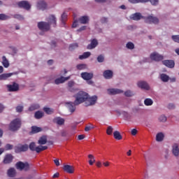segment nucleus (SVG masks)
Segmentation results:
<instances>
[{
  "mask_svg": "<svg viewBox=\"0 0 179 179\" xmlns=\"http://www.w3.org/2000/svg\"><path fill=\"white\" fill-rule=\"evenodd\" d=\"M75 85V82L71 80V81H69L68 83V87H73V86Z\"/></svg>",
  "mask_w": 179,
  "mask_h": 179,
  "instance_id": "nucleus-57",
  "label": "nucleus"
},
{
  "mask_svg": "<svg viewBox=\"0 0 179 179\" xmlns=\"http://www.w3.org/2000/svg\"><path fill=\"white\" fill-rule=\"evenodd\" d=\"M144 104L148 106H152L153 104V100H152V99L147 98L144 100Z\"/></svg>",
  "mask_w": 179,
  "mask_h": 179,
  "instance_id": "nucleus-39",
  "label": "nucleus"
},
{
  "mask_svg": "<svg viewBox=\"0 0 179 179\" xmlns=\"http://www.w3.org/2000/svg\"><path fill=\"white\" fill-rule=\"evenodd\" d=\"M20 127H22V121L20 119H15L10 123L9 129L15 132V131H17Z\"/></svg>",
  "mask_w": 179,
  "mask_h": 179,
  "instance_id": "nucleus-2",
  "label": "nucleus"
},
{
  "mask_svg": "<svg viewBox=\"0 0 179 179\" xmlns=\"http://www.w3.org/2000/svg\"><path fill=\"white\" fill-rule=\"evenodd\" d=\"M9 92H17L19 90V85L17 83H13V85H7Z\"/></svg>",
  "mask_w": 179,
  "mask_h": 179,
  "instance_id": "nucleus-18",
  "label": "nucleus"
},
{
  "mask_svg": "<svg viewBox=\"0 0 179 179\" xmlns=\"http://www.w3.org/2000/svg\"><path fill=\"white\" fill-rule=\"evenodd\" d=\"M17 5L19 8H22L23 9H26V10H30V8H31V6L30 3H29V1H19L17 3Z\"/></svg>",
  "mask_w": 179,
  "mask_h": 179,
  "instance_id": "nucleus-8",
  "label": "nucleus"
},
{
  "mask_svg": "<svg viewBox=\"0 0 179 179\" xmlns=\"http://www.w3.org/2000/svg\"><path fill=\"white\" fill-rule=\"evenodd\" d=\"M145 17L142 16V14H141V13H136L133 15H131V19H132V20H141V19H144L145 20Z\"/></svg>",
  "mask_w": 179,
  "mask_h": 179,
  "instance_id": "nucleus-21",
  "label": "nucleus"
},
{
  "mask_svg": "<svg viewBox=\"0 0 179 179\" xmlns=\"http://www.w3.org/2000/svg\"><path fill=\"white\" fill-rule=\"evenodd\" d=\"M99 45V41L97 39L94 38L91 40L90 44L87 45V50H94V48H96Z\"/></svg>",
  "mask_w": 179,
  "mask_h": 179,
  "instance_id": "nucleus-12",
  "label": "nucleus"
},
{
  "mask_svg": "<svg viewBox=\"0 0 179 179\" xmlns=\"http://www.w3.org/2000/svg\"><path fill=\"white\" fill-rule=\"evenodd\" d=\"M81 78L84 80H92L93 79V73H88V72H83L81 73Z\"/></svg>",
  "mask_w": 179,
  "mask_h": 179,
  "instance_id": "nucleus-9",
  "label": "nucleus"
},
{
  "mask_svg": "<svg viewBox=\"0 0 179 179\" xmlns=\"http://www.w3.org/2000/svg\"><path fill=\"white\" fill-rule=\"evenodd\" d=\"M41 131H43V129H41V127H38L37 126H32L31 134H38V132H41Z\"/></svg>",
  "mask_w": 179,
  "mask_h": 179,
  "instance_id": "nucleus-28",
  "label": "nucleus"
},
{
  "mask_svg": "<svg viewBox=\"0 0 179 179\" xmlns=\"http://www.w3.org/2000/svg\"><path fill=\"white\" fill-rule=\"evenodd\" d=\"M38 145H45L47 143V136H43L40 137L39 140L38 141Z\"/></svg>",
  "mask_w": 179,
  "mask_h": 179,
  "instance_id": "nucleus-29",
  "label": "nucleus"
},
{
  "mask_svg": "<svg viewBox=\"0 0 179 179\" xmlns=\"http://www.w3.org/2000/svg\"><path fill=\"white\" fill-rule=\"evenodd\" d=\"M63 170L69 174H73V173H75V168L73 167V166L71 165H64L63 167Z\"/></svg>",
  "mask_w": 179,
  "mask_h": 179,
  "instance_id": "nucleus-15",
  "label": "nucleus"
},
{
  "mask_svg": "<svg viewBox=\"0 0 179 179\" xmlns=\"http://www.w3.org/2000/svg\"><path fill=\"white\" fill-rule=\"evenodd\" d=\"M8 177H15L16 176V170L14 168H10L8 171Z\"/></svg>",
  "mask_w": 179,
  "mask_h": 179,
  "instance_id": "nucleus-33",
  "label": "nucleus"
},
{
  "mask_svg": "<svg viewBox=\"0 0 179 179\" xmlns=\"http://www.w3.org/2000/svg\"><path fill=\"white\" fill-rule=\"evenodd\" d=\"M62 23L65 25V22H66V19H68V14L66 13H63L62 15Z\"/></svg>",
  "mask_w": 179,
  "mask_h": 179,
  "instance_id": "nucleus-38",
  "label": "nucleus"
},
{
  "mask_svg": "<svg viewBox=\"0 0 179 179\" xmlns=\"http://www.w3.org/2000/svg\"><path fill=\"white\" fill-rule=\"evenodd\" d=\"M8 19H10V17L6 14H0V20H8Z\"/></svg>",
  "mask_w": 179,
  "mask_h": 179,
  "instance_id": "nucleus-44",
  "label": "nucleus"
},
{
  "mask_svg": "<svg viewBox=\"0 0 179 179\" xmlns=\"http://www.w3.org/2000/svg\"><path fill=\"white\" fill-rule=\"evenodd\" d=\"M47 23H48L49 26L51 27L52 26L53 27H57V17H55V15H50L48 18H46Z\"/></svg>",
  "mask_w": 179,
  "mask_h": 179,
  "instance_id": "nucleus-6",
  "label": "nucleus"
},
{
  "mask_svg": "<svg viewBox=\"0 0 179 179\" xmlns=\"http://www.w3.org/2000/svg\"><path fill=\"white\" fill-rule=\"evenodd\" d=\"M108 92L109 94H120V93H124V91L120 89H108Z\"/></svg>",
  "mask_w": 179,
  "mask_h": 179,
  "instance_id": "nucleus-24",
  "label": "nucleus"
},
{
  "mask_svg": "<svg viewBox=\"0 0 179 179\" xmlns=\"http://www.w3.org/2000/svg\"><path fill=\"white\" fill-rule=\"evenodd\" d=\"M54 124H57V125H64L65 124V119L61 117H56L53 119Z\"/></svg>",
  "mask_w": 179,
  "mask_h": 179,
  "instance_id": "nucleus-16",
  "label": "nucleus"
},
{
  "mask_svg": "<svg viewBox=\"0 0 179 179\" xmlns=\"http://www.w3.org/2000/svg\"><path fill=\"white\" fill-rule=\"evenodd\" d=\"M43 117H44V113H43L40 110L36 111L34 114V117L36 120H41V118H43Z\"/></svg>",
  "mask_w": 179,
  "mask_h": 179,
  "instance_id": "nucleus-31",
  "label": "nucleus"
},
{
  "mask_svg": "<svg viewBox=\"0 0 179 179\" xmlns=\"http://www.w3.org/2000/svg\"><path fill=\"white\" fill-rule=\"evenodd\" d=\"M160 78L162 82H169L170 80V77L164 73L160 75Z\"/></svg>",
  "mask_w": 179,
  "mask_h": 179,
  "instance_id": "nucleus-36",
  "label": "nucleus"
},
{
  "mask_svg": "<svg viewBox=\"0 0 179 179\" xmlns=\"http://www.w3.org/2000/svg\"><path fill=\"white\" fill-rule=\"evenodd\" d=\"M37 8L41 10H45V9H47V3H45L44 1H38Z\"/></svg>",
  "mask_w": 179,
  "mask_h": 179,
  "instance_id": "nucleus-19",
  "label": "nucleus"
},
{
  "mask_svg": "<svg viewBox=\"0 0 179 179\" xmlns=\"http://www.w3.org/2000/svg\"><path fill=\"white\" fill-rule=\"evenodd\" d=\"M38 29L41 30V31H48L51 27L47 22H38Z\"/></svg>",
  "mask_w": 179,
  "mask_h": 179,
  "instance_id": "nucleus-4",
  "label": "nucleus"
},
{
  "mask_svg": "<svg viewBox=\"0 0 179 179\" xmlns=\"http://www.w3.org/2000/svg\"><path fill=\"white\" fill-rule=\"evenodd\" d=\"M72 27L73 29H75V27H78V20H76L73 22V24H72Z\"/></svg>",
  "mask_w": 179,
  "mask_h": 179,
  "instance_id": "nucleus-62",
  "label": "nucleus"
},
{
  "mask_svg": "<svg viewBox=\"0 0 179 179\" xmlns=\"http://www.w3.org/2000/svg\"><path fill=\"white\" fill-rule=\"evenodd\" d=\"M27 150H29V145H27V144H19L15 148V153H21V152H27Z\"/></svg>",
  "mask_w": 179,
  "mask_h": 179,
  "instance_id": "nucleus-7",
  "label": "nucleus"
},
{
  "mask_svg": "<svg viewBox=\"0 0 179 179\" xmlns=\"http://www.w3.org/2000/svg\"><path fill=\"white\" fill-rule=\"evenodd\" d=\"M66 104L67 105V108L69 111H70L71 114H73V113H75V111L76 110V106L78 105H75V102H66Z\"/></svg>",
  "mask_w": 179,
  "mask_h": 179,
  "instance_id": "nucleus-11",
  "label": "nucleus"
},
{
  "mask_svg": "<svg viewBox=\"0 0 179 179\" xmlns=\"http://www.w3.org/2000/svg\"><path fill=\"white\" fill-rule=\"evenodd\" d=\"M79 47V45L78 43H72L69 45V50L70 51H73V50H75V48H78Z\"/></svg>",
  "mask_w": 179,
  "mask_h": 179,
  "instance_id": "nucleus-43",
  "label": "nucleus"
},
{
  "mask_svg": "<svg viewBox=\"0 0 179 179\" xmlns=\"http://www.w3.org/2000/svg\"><path fill=\"white\" fill-rule=\"evenodd\" d=\"M92 55L90 52H85L82 55L79 56V59H86V58H89Z\"/></svg>",
  "mask_w": 179,
  "mask_h": 179,
  "instance_id": "nucleus-32",
  "label": "nucleus"
},
{
  "mask_svg": "<svg viewBox=\"0 0 179 179\" xmlns=\"http://www.w3.org/2000/svg\"><path fill=\"white\" fill-rule=\"evenodd\" d=\"M124 96H126V97H132V96H134V92L131 90H127L124 92Z\"/></svg>",
  "mask_w": 179,
  "mask_h": 179,
  "instance_id": "nucleus-48",
  "label": "nucleus"
},
{
  "mask_svg": "<svg viewBox=\"0 0 179 179\" xmlns=\"http://www.w3.org/2000/svg\"><path fill=\"white\" fill-rule=\"evenodd\" d=\"M164 139V134L163 133H158L156 136V141L157 142H162Z\"/></svg>",
  "mask_w": 179,
  "mask_h": 179,
  "instance_id": "nucleus-37",
  "label": "nucleus"
},
{
  "mask_svg": "<svg viewBox=\"0 0 179 179\" xmlns=\"http://www.w3.org/2000/svg\"><path fill=\"white\" fill-rule=\"evenodd\" d=\"M87 101H89V103L86 105L87 106H94V104H96V101H97V96H93L92 97H89V95H88V99H87Z\"/></svg>",
  "mask_w": 179,
  "mask_h": 179,
  "instance_id": "nucleus-20",
  "label": "nucleus"
},
{
  "mask_svg": "<svg viewBox=\"0 0 179 179\" xmlns=\"http://www.w3.org/2000/svg\"><path fill=\"white\" fill-rule=\"evenodd\" d=\"M144 20L145 23H148L149 24H152V23L157 24L159 23V18L152 15L144 17Z\"/></svg>",
  "mask_w": 179,
  "mask_h": 179,
  "instance_id": "nucleus-5",
  "label": "nucleus"
},
{
  "mask_svg": "<svg viewBox=\"0 0 179 179\" xmlns=\"http://www.w3.org/2000/svg\"><path fill=\"white\" fill-rule=\"evenodd\" d=\"M90 20V19L89 18V16H87V15L81 16L78 19V22L81 24H87V23H89Z\"/></svg>",
  "mask_w": 179,
  "mask_h": 179,
  "instance_id": "nucleus-17",
  "label": "nucleus"
},
{
  "mask_svg": "<svg viewBox=\"0 0 179 179\" xmlns=\"http://www.w3.org/2000/svg\"><path fill=\"white\" fill-rule=\"evenodd\" d=\"M76 68L78 71H83V69H86L87 68V66L86 64H78L76 66Z\"/></svg>",
  "mask_w": 179,
  "mask_h": 179,
  "instance_id": "nucleus-42",
  "label": "nucleus"
},
{
  "mask_svg": "<svg viewBox=\"0 0 179 179\" xmlns=\"http://www.w3.org/2000/svg\"><path fill=\"white\" fill-rule=\"evenodd\" d=\"M172 40H173L175 43H179V35H173Z\"/></svg>",
  "mask_w": 179,
  "mask_h": 179,
  "instance_id": "nucleus-51",
  "label": "nucleus"
},
{
  "mask_svg": "<svg viewBox=\"0 0 179 179\" xmlns=\"http://www.w3.org/2000/svg\"><path fill=\"white\" fill-rule=\"evenodd\" d=\"M13 160V156L12 154H8L5 156L3 159L4 164H9V163H12V161Z\"/></svg>",
  "mask_w": 179,
  "mask_h": 179,
  "instance_id": "nucleus-22",
  "label": "nucleus"
},
{
  "mask_svg": "<svg viewBox=\"0 0 179 179\" xmlns=\"http://www.w3.org/2000/svg\"><path fill=\"white\" fill-rule=\"evenodd\" d=\"M172 153L173 156H175L176 157H178V155H179L178 145L175 144L174 145H173Z\"/></svg>",
  "mask_w": 179,
  "mask_h": 179,
  "instance_id": "nucleus-26",
  "label": "nucleus"
},
{
  "mask_svg": "<svg viewBox=\"0 0 179 179\" xmlns=\"http://www.w3.org/2000/svg\"><path fill=\"white\" fill-rule=\"evenodd\" d=\"M93 125L92 124H91V126H87V127H85V131H86V132H88V131H90V129H93Z\"/></svg>",
  "mask_w": 179,
  "mask_h": 179,
  "instance_id": "nucleus-58",
  "label": "nucleus"
},
{
  "mask_svg": "<svg viewBox=\"0 0 179 179\" xmlns=\"http://www.w3.org/2000/svg\"><path fill=\"white\" fill-rule=\"evenodd\" d=\"M15 19H23V17H22V15H19V14H16L14 15Z\"/></svg>",
  "mask_w": 179,
  "mask_h": 179,
  "instance_id": "nucleus-61",
  "label": "nucleus"
},
{
  "mask_svg": "<svg viewBox=\"0 0 179 179\" xmlns=\"http://www.w3.org/2000/svg\"><path fill=\"white\" fill-rule=\"evenodd\" d=\"M61 135H62V136L65 137V136H67L68 133H66V131L62 130V131H61Z\"/></svg>",
  "mask_w": 179,
  "mask_h": 179,
  "instance_id": "nucleus-59",
  "label": "nucleus"
},
{
  "mask_svg": "<svg viewBox=\"0 0 179 179\" xmlns=\"http://www.w3.org/2000/svg\"><path fill=\"white\" fill-rule=\"evenodd\" d=\"M40 108V105L35 103V104H32L29 110V111H34V110H38Z\"/></svg>",
  "mask_w": 179,
  "mask_h": 179,
  "instance_id": "nucleus-40",
  "label": "nucleus"
},
{
  "mask_svg": "<svg viewBox=\"0 0 179 179\" xmlns=\"http://www.w3.org/2000/svg\"><path fill=\"white\" fill-rule=\"evenodd\" d=\"M30 150H31L32 152H35L36 150V143L34 142H32L29 144V146Z\"/></svg>",
  "mask_w": 179,
  "mask_h": 179,
  "instance_id": "nucleus-46",
  "label": "nucleus"
},
{
  "mask_svg": "<svg viewBox=\"0 0 179 179\" xmlns=\"http://www.w3.org/2000/svg\"><path fill=\"white\" fill-rule=\"evenodd\" d=\"M78 141H82L83 139H85V135L81 134L78 136Z\"/></svg>",
  "mask_w": 179,
  "mask_h": 179,
  "instance_id": "nucleus-64",
  "label": "nucleus"
},
{
  "mask_svg": "<svg viewBox=\"0 0 179 179\" xmlns=\"http://www.w3.org/2000/svg\"><path fill=\"white\" fill-rule=\"evenodd\" d=\"M137 86L140 87V89H143L144 90H150V87L148 84V83L145 81H139L137 83Z\"/></svg>",
  "mask_w": 179,
  "mask_h": 179,
  "instance_id": "nucleus-13",
  "label": "nucleus"
},
{
  "mask_svg": "<svg viewBox=\"0 0 179 179\" xmlns=\"http://www.w3.org/2000/svg\"><path fill=\"white\" fill-rule=\"evenodd\" d=\"M71 79V76L68 77H64L62 76L60 78H57L55 80V85H60V83H64V82H66V80H69Z\"/></svg>",
  "mask_w": 179,
  "mask_h": 179,
  "instance_id": "nucleus-14",
  "label": "nucleus"
},
{
  "mask_svg": "<svg viewBox=\"0 0 179 179\" xmlns=\"http://www.w3.org/2000/svg\"><path fill=\"white\" fill-rule=\"evenodd\" d=\"M159 120L160 122H166L167 121V117L162 115L159 117Z\"/></svg>",
  "mask_w": 179,
  "mask_h": 179,
  "instance_id": "nucleus-50",
  "label": "nucleus"
},
{
  "mask_svg": "<svg viewBox=\"0 0 179 179\" xmlns=\"http://www.w3.org/2000/svg\"><path fill=\"white\" fill-rule=\"evenodd\" d=\"M69 92H71V93H75V92H78V88H75L73 87H70L68 88Z\"/></svg>",
  "mask_w": 179,
  "mask_h": 179,
  "instance_id": "nucleus-52",
  "label": "nucleus"
},
{
  "mask_svg": "<svg viewBox=\"0 0 179 179\" xmlns=\"http://www.w3.org/2000/svg\"><path fill=\"white\" fill-rule=\"evenodd\" d=\"M6 150H12L13 149V145L10 144L6 145Z\"/></svg>",
  "mask_w": 179,
  "mask_h": 179,
  "instance_id": "nucleus-53",
  "label": "nucleus"
},
{
  "mask_svg": "<svg viewBox=\"0 0 179 179\" xmlns=\"http://www.w3.org/2000/svg\"><path fill=\"white\" fill-rule=\"evenodd\" d=\"M2 64L4 66V68H9V61H8V59H6V57L3 56L2 57Z\"/></svg>",
  "mask_w": 179,
  "mask_h": 179,
  "instance_id": "nucleus-34",
  "label": "nucleus"
},
{
  "mask_svg": "<svg viewBox=\"0 0 179 179\" xmlns=\"http://www.w3.org/2000/svg\"><path fill=\"white\" fill-rule=\"evenodd\" d=\"M113 136L116 141H121V139H122V136H121V133L118 131L113 132Z\"/></svg>",
  "mask_w": 179,
  "mask_h": 179,
  "instance_id": "nucleus-30",
  "label": "nucleus"
},
{
  "mask_svg": "<svg viewBox=\"0 0 179 179\" xmlns=\"http://www.w3.org/2000/svg\"><path fill=\"white\" fill-rule=\"evenodd\" d=\"M83 30H86V26H83L80 29H77V31H83Z\"/></svg>",
  "mask_w": 179,
  "mask_h": 179,
  "instance_id": "nucleus-63",
  "label": "nucleus"
},
{
  "mask_svg": "<svg viewBox=\"0 0 179 179\" xmlns=\"http://www.w3.org/2000/svg\"><path fill=\"white\" fill-rule=\"evenodd\" d=\"M113 128L111 126L108 127L107 129H106V134L107 135H113Z\"/></svg>",
  "mask_w": 179,
  "mask_h": 179,
  "instance_id": "nucleus-47",
  "label": "nucleus"
},
{
  "mask_svg": "<svg viewBox=\"0 0 179 179\" xmlns=\"http://www.w3.org/2000/svg\"><path fill=\"white\" fill-rule=\"evenodd\" d=\"M74 97L76 98L74 105L79 106V104H82V103L87 101V99H89V94L83 91H80L74 95Z\"/></svg>",
  "mask_w": 179,
  "mask_h": 179,
  "instance_id": "nucleus-1",
  "label": "nucleus"
},
{
  "mask_svg": "<svg viewBox=\"0 0 179 179\" xmlns=\"http://www.w3.org/2000/svg\"><path fill=\"white\" fill-rule=\"evenodd\" d=\"M162 63L168 68H174V65H176L174 61L173 60H164L162 62Z\"/></svg>",
  "mask_w": 179,
  "mask_h": 179,
  "instance_id": "nucleus-25",
  "label": "nucleus"
},
{
  "mask_svg": "<svg viewBox=\"0 0 179 179\" xmlns=\"http://www.w3.org/2000/svg\"><path fill=\"white\" fill-rule=\"evenodd\" d=\"M126 47L129 50H134V48H135V45H134L132 42H128L126 45Z\"/></svg>",
  "mask_w": 179,
  "mask_h": 179,
  "instance_id": "nucleus-45",
  "label": "nucleus"
},
{
  "mask_svg": "<svg viewBox=\"0 0 179 179\" xmlns=\"http://www.w3.org/2000/svg\"><path fill=\"white\" fill-rule=\"evenodd\" d=\"M97 62L99 63L104 62V55H100L96 58Z\"/></svg>",
  "mask_w": 179,
  "mask_h": 179,
  "instance_id": "nucleus-49",
  "label": "nucleus"
},
{
  "mask_svg": "<svg viewBox=\"0 0 179 179\" xmlns=\"http://www.w3.org/2000/svg\"><path fill=\"white\" fill-rule=\"evenodd\" d=\"M16 111H17V113H22V111H23V106H17Z\"/></svg>",
  "mask_w": 179,
  "mask_h": 179,
  "instance_id": "nucleus-54",
  "label": "nucleus"
},
{
  "mask_svg": "<svg viewBox=\"0 0 179 179\" xmlns=\"http://www.w3.org/2000/svg\"><path fill=\"white\" fill-rule=\"evenodd\" d=\"M113 71L111 70H106L103 71V76L105 79H112L113 78Z\"/></svg>",
  "mask_w": 179,
  "mask_h": 179,
  "instance_id": "nucleus-23",
  "label": "nucleus"
},
{
  "mask_svg": "<svg viewBox=\"0 0 179 179\" xmlns=\"http://www.w3.org/2000/svg\"><path fill=\"white\" fill-rule=\"evenodd\" d=\"M35 152H36V153H40V152H43V150L41 148V145H39V146L36 147L35 148Z\"/></svg>",
  "mask_w": 179,
  "mask_h": 179,
  "instance_id": "nucleus-55",
  "label": "nucleus"
},
{
  "mask_svg": "<svg viewBox=\"0 0 179 179\" xmlns=\"http://www.w3.org/2000/svg\"><path fill=\"white\" fill-rule=\"evenodd\" d=\"M15 167L17 170H20V171L23 170H24V171H29V170H30V166L27 162L23 163L22 162H18L16 163Z\"/></svg>",
  "mask_w": 179,
  "mask_h": 179,
  "instance_id": "nucleus-3",
  "label": "nucleus"
},
{
  "mask_svg": "<svg viewBox=\"0 0 179 179\" xmlns=\"http://www.w3.org/2000/svg\"><path fill=\"white\" fill-rule=\"evenodd\" d=\"M13 75H15L13 73H3L0 75V80H6L8 78H10Z\"/></svg>",
  "mask_w": 179,
  "mask_h": 179,
  "instance_id": "nucleus-27",
  "label": "nucleus"
},
{
  "mask_svg": "<svg viewBox=\"0 0 179 179\" xmlns=\"http://www.w3.org/2000/svg\"><path fill=\"white\" fill-rule=\"evenodd\" d=\"M43 111L46 113V114L51 115L54 113V109L50 108H44Z\"/></svg>",
  "mask_w": 179,
  "mask_h": 179,
  "instance_id": "nucleus-41",
  "label": "nucleus"
},
{
  "mask_svg": "<svg viewBox=\"0 0 179 179\" xmlns=\"http://www.w3.org/2000/svg\"><path fill=\"white\" fill-rule=\"evenodd\" d=\"M136 134H138V130H136V129H133L131 130V135H133L134 136H135V135H136Z\"/></svg>",
  "mask_w": 179,
  "mask_h": 179,
  "instance_id": "nucleus-60",
  "label": "nucleus"
},
{
  "mask_svg": "<svg viewBox=\"0 0 179 179\" xmlns=\"http://www.w3.org/2000/svg\"><path fill=\"white\" fill-rule=\"evenodd\" d=\"M150 59L152 61H163V56L162 55H159L157 52H153L150 55Z\"/></svg>",
  "mask_w": 179,
  "mask_h": 179,
  "instance_id": "nucleus-10",
  "label": "nucleus"
},
{
  "mask_svg": "<svg viewBox=\"0 0 179 179\" xmlns=\"http://www.w3.org/2000/svg\"><path fill=\"white\" fill-rule=\"evenodd\" d=\"M149 1L154 6H156L159 3V0H149Z\"/></svg>",
  "mask_w": 179,
  "mask_h": 179,
  "instance_id": "nucleus-56",
  "label": "nucleus"
},
{
  "mask_svg": "<svg viewBox=\"0 0 179 179\" xmlns=\"http://www.w3.org/2000/svg\"><path fill=\"white\" fill-rule=\"evenodd\" d=\"M89 160V164L90 166H93V164L96 162V159H94V156L92 154L88 155Z\"/></svg>",
  "mask_w": 179,
  "mask_h": 179,
  "instance_id": "nucleus-35",
  "label": "nucleus"
}]
</instances>
